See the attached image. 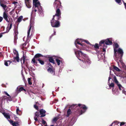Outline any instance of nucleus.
I'll list each match as a JSON object with an SVG mask.
<instances>
[{
    "label": "nucleus",
    "instance_id": "nucleus-43",
    "mask_svg": "<svg viewBox=\"0 0 126 126\" xmlns=\"http://www.w3.org/2000/svg\"><path fill=\"white\" fill-rule=\"evenodd\" d=\"M39 113L38 112L36 111L35 113V117H39Z\"/></svg>",
    "mask_w": 126,
    "mask_h": 126
},
{
    "label": "nucleus",
    "instance_id": "nucleus-2",
    "mask_svg": "<svg viewBox=\"0 0 126 126\" xmlns=\"http://www.w3.org/2000/svg\"><path fill=\"white\" fill-rule=\"evenodd\" d=\"M61 1L56 0L54 2L53 5L54 7H56V13L55 14L57 16H61V12L59 8H62V6L61 5Z\"/></svg>",
    "mask_w": 126,
    "mask_h": 126
},
{
    "label": "nucleus",
    "instance_id": "nucleus-49",
    "mask_svg": "<svg viewBox=\"0 0 126 126\" xmlns=\"http://www.w3.org/2000/svg\"><path fill=\"white\" fill-rule=\"evenodd\" d=\"M34 8V9H33V10H32V14H32V13H33V12L34 11L35 12H36L37 10L35 9V8Z\"/></svg>",
    "mask_w": 126,
    "mask_h": 126
},
{
    "label": "nucleus",
    "instance_id": "nucleus-24",
    "mask_svg": "<svg viewBox=\"0 0 126 126\" xmlns=\"http://www.w3.org/2000/svg\"><path fill=\"white\" fill-rule=\"evenodd\" d=\"M75 44L76 46V47L78 48H79V46H78V45H79V39H77L76 40Z\"/></svg>",
    "mask_w": 126,
    "mask_h": 126
},
{
    "label": "nucleus",
    "instance_id": "nucleus-40",
    "mask_svg": "<svg viewBox=\"0 0 126 126\" xmlns=\"http://www.w3.org/2000/svg\"><path fill=\"white\" fill-rule=\"evenodd\" d=\"M17 38V35H15L14 37V41L15 43H16V40Z\"/></svg>",
    "mask_w": 126,
    "mask_h": 126
},
{
    "label": "nucleus",
    "instance_id": "nucleus-51",
    "mask_svg": "<svg viewBox=\"0 0 126 126\" xmlns=\"http://www.w3.org/2000/svg\"><path fill=\"white\" fill-rule=\"evenodd\" d=\"M19 111H20V110H19L18 107H17L16 110V112L17 114H18V112Z\"/></svg>",
    "mask_w": 126,
    "mask_h": 126
},
{
    "label": "nucleus",
    "instance_id": "nucleus-7",
    "mask_svg": "<svg viewBox=\"0 0 126 126\" xmlns=\"http://www.w3.org/2000/svg\"><path fill=\"white\" fill-rule=\"evenodd\" d=\"M83 41H84L87 44H89L90 45H91V44H90V42L88 41L87 40H83L81 39H79V45L81 46H82V49H85V48L86 47V45L85 44H84L83 43H80V42H82Z\"/></svg>",
    "mask_w": 126,
    "mask_h": 126
},
{
    "label": "nucleus",
    "instance_id": "nucleus-4",
    "mask_svg": "<svg viewBox=\"0 0 126 126\" xmlns=\"http://www.w3.org/2000/svg\"><path fill=\"white\" fill-rule=\"evenodd\" d=\"M112 39L109 38L106 40H101L99 43V45L100 46H103L106 45H110L112 44L111 41Z\"/></svg>",
    "mask_w": 126,
    "mask_h": 126
},
{
    "label": "nucleus",
    "instance_id": "nucleus-30",
    "mask_svg": "<svg viewBox=\"0 0 126 126\" xmlns=\"http://www.w3.org/2000/svg\"><path fill=\"white\" fill-rule=\"evenodd\" d=\"M8 62H9V64H10L11 63V62L9 60L5 61L4 64L5 66H8Z\"/></svg>",
    "mask_w": 126,
    "mask_h": 126
},
{
    "label": "nucleus",
    "instance_id": "nucleus-22",
    "mask_svg": "<svg viewBox=\"0 0 126 126\" xmlns=\"http://www.w3.org/2000/svg\"><path fill=\"white\" fill-rule=\"evenodd\" d=\"M33 5L35 8H38V6L40 5V3L39 1L33 3Z\"/></svg>",
    "mask_w": 126,
    "mask_h": 126
},
{
    "label": "nucleus",
    "instance_id": "nucleus-1",
    "mask_svg": "<svg viewBox=\"0 0 126 126\" xmlns=\"http://www.w3.org/2000/svg\"><path fill=\"white\" fill-rule=\"evenodd\" d=\"M118 45L116 43L114 44V58L115 60L116 61L118 64L119 61L122 65H123L124 64L123 63L122 59V57L123 55V52L122 50L120 48L117 49L118 47Z\"/></svg>",
    "mask_w": 126,
    "mask_h": 126
},
{
    "label": "nucleus",
    "instance_id": "nucleus-63",
    "mask_svg": "<svg viewBox=\"0 0 126 126\" xmlns=\"http://www.w3.org/2000/svg\"><path fill=\"white\" fill-rule=\"evenodd\" d=\"M2 36V33L0 34V38Z\"/></svg>",
    "mask_w": 126,
    "mask_h": 126
},
{
    "label": "nucleus",
    "instance_id": "nucleus-28",
    "mask_svg": "<svg viewBox=\"0 0 126 126\" xmlns=\"http://www.w3.org/2000/svg\"><path fill=\"white\" fill-rule=\"evenodd\" d=\"M14 59L16 61L18 62H19V56H16V57H14Z\"/></svg>",
    "mask_w": 126,
    "mask_h": 126
},
{
    "label": "nucleus",
    "instance_id": "nucleus-42",
    "mask_svg": "<svg viewBox=\"0 0 126 126\" xmlns=\"http://www.w3.org/2000/svg\"><path fill=\"white\" fill-rule=\"evenodd\" d=\"M58 119L59 118L57 117H55L53 119V121L56 122L57 120H58Z\"/></svg>",
    "mask_w": 126,
    "mask_h": 126
},
{
    "label": "nucleus",
    "instance_id": "nucleus-36",
    "mask_svg": "<svg viewBox=\"0 0 126 126\" xmlns=\"http://www.w3.org/2000/svg\"><path fill=\"white\" fill-rule=\"evenodd\" d=\"M114 123H117V124H119V123H120V126H121L122 125H124L125 124V123L122 122H121L120 123L119 122H118L117 121H115L114 122Z\"/></svg>",
    "mask_w": 126,
    "mask_h": 126
},
{
    "label": "nucleus",
    "instance_id": "nucleus-8",
    "mask_svg": "<svg viewBox=\"0 0 126 126\" xmlns=\"http://www.w3.org/2000/svg\"><path fill=\"white\" fill-rule=\"evenodd\" d=\"M29 27V28L27 32V37L28 39L30 38V34L31 29H32V30H34V23L32 22H30Z\"/></svg>",
    "mask_w": 126,
    "mask_h": 126
},
{
    "label": "nucleus",
    "instance_id": "nucleus-19",
    "mask_svg": "<svg viewBox=\"0 0 126 126\" xmlns=\"http://www.w3.org/2000/svg\"><path fill=\"white\" fill-rule=\"evenodd\" d=\"M2 114L4 117L7 119H10V116L9 115V113H6L5 112H3Z\"/></svg>",
    "mask_w": 126,
    "mask_h": 126
},
{
    "label": "nucleus",
    "instance_id": "nucleus-41",
    "mask_svg": "<svg viewBox=\"0 0 126 126\" xmlns=\"http://www.w3.org/2000/svg\"><path fill=\"white\" fill-rule=\"evenodd\" d=\"M115 1L119 4L121 5V0H115Z\"/></svg>",
    "mask_w": 126,
    "mask_h": 126
},
{
    "label": "nucleus",
    "instance_id": "nucleus-58",
    "mask_svg": "<svg viewBox=\"0 0 126 126\" xmlns=\"http://www.w3.org/2000/svg\"><path fill=\"white\" fill-rule=\"evenodd\" d=\"M3 19V18L2 17L0 16V22Z\"/></svg>",
    "mask_w": 126,
    "mask_h": 126
},
{
    "label": "nucleus",
    "instance_id": "nucleus-50",
    "mask_svg": "<svg viewBox=\"0 0 126 126\" xmlns=\"http://www.w3.org/2000/svg\"><path fill=\"white\" fill-rule=\"evenodd\" d=\"M34 107L37 110H38V109L39 108L36 105H34Z\"/></svg>",
    "mask_w": 126,
    "mask_h": 126
},
{
    "label": "nucleus",
    "instance_id": "nucleus-20",
    "mask_svg": "<svg viewBox=\"0 0 126 126\" xmlns=\"http://www.w3.org/2000/svg\"><path fill=\"white\" fill-rule=\"evenodd\" d=\"M25 3L26 6L28 8H30L31 5L30 3V0H25Z\"/></svg>",
    "mask_w": 126,
    "mask_h": 126
},
{
    "label": "nucleus",
    "instance_id": "nucleus-56",
    "mask_svg": "<svg viewBox=\"0 0 126 126\" xmlns=\"http://www.w3.org/2000/svg\"><path fill=\"white\" fill-rule=\"evenodd\" d=\"M26 44L25 43H24L22 45V48H24L26 46Z\"/></svg>",
    "mask_w": 126,
    "mask_h": 126
},
{
    "label": "nucleus",
    "instance_id": "nucleus-12",
    "mask_svg": "<svg viewBox=\"0 0 126 126\" xmlns=\"http://www.w3.org/2000/svg\"><path fill=\"white\" fill-rule=\"evenodd\" d=\"M47 71L49 73L53 74V75H55V69L53 67H48L47 69Z\"/></svg>",
    "mask_w": 126,
    "mask_h": 126
},
{
    "label": "nucleus",
    "instance_id": "nucleus-45",
    "mask_svg": "<svg viewBox=\"0 0 126 126\" xmlns=\"http://www.w3.org/2000/svg\"><path fill=\"white\" fill-rule=\"evenodd\" d=\"M14 119L16 120L17 121H18L19 120V118L16 116H15L14 117Z\"/></svg>",
    "mask_w": 126,
    "mask_h": 126
},
{
    "label": "nucleus",
    "instance_id": "nucleus-29",
    "mask_svg": "<svg viewBox=\"0 0 126 126\" xmlns=\"http://www.w3.org/2000/svg\"><path fill=\"white\" fill-rule=\"evenodd\" d=\"M71 110L70 109H69L67 111V115L66 116L68 117L69 116L70 114H71Z\"/></svg>",
    "mask_w": 126,
    "mask_h": 126
},
{
    "label": "nucleus",
    "instance_id": "nucleus-47",
    "mask_svg": "<svg viewBox=\"0 0 126 126\" xmlns=\"http://www.w3.org/2000/svg\"><path fill=\"white\" fill-rule=\"evenodd\" d=\"M48 65L47 67V68H48V67H50L51 68H52V67H53L51 64L50 63H49L48 64Z\"/></svg>",
    "mask_w": 126,
    "mask_h": 126
},
{
    "label": "nucleus",
    "instance_id": "nucleus-10",
    "mask_svg": "<svg viewBox=\"0 0 126 126\" xmlns=\"http://www.w3.org/2000/svg\"><path fill=\"white\" fill-rule=\"evenodd\" d=\"M3 17L4 18L7 22L9 23L10 19L8 15V14L6 12V11L3 12Z\"/></svg>",
    "mask_w": 126,
    "mask_h": 126
},
{
    "label": "nucleus",
    "instance_id": "nucleus-9",
    "mask_svg": "<svg viewBox=\"0 0 126 126\" xmlns=\"http://www.w3.org/2000/svg\"><path fill=\"white\" fill-rule=\"evenodd\" d=\"M79 109L81 110L80 112L79 113V115L84 113L87 109V107L84 105H81L79 104Z\"/></svg>",
    "mask_w": 126,
    "mask_h": 126
},
{
    "label": "nucleus",
    "instance_id": "nucleus-6",
    "mask_svg": "<svg viewBox=\"0 0 126 126\" xmlns=\"http://www.w3.org/2000/svg\"><path fill=\"white\" fill-rule=\"evenodd\" d=\"M51 26L54 27L58 28L60 26V22L59 21L51 20Z\"/></svg>",
    "mask_w": 126,
    "mask_h": 126
},
{
    "label": "nucleus",
    "instance_id": "nucleus-14",
    "mask_svg": "<svg viewBox=\"0 0 126 126\" xmlns=\"http://www.w3.org/2000/svg\"><path fill=\"white\" fill-rule=\"evenodd\" d=\"M10 124L13 126H19V122L17 121L14 122L12 120H9Z\"/></svg>",
    "mask_w": 126,
    "mask_h": 126
},
{
    "label": "nucleus",
    "instance_id": "nucleus-13",
    "mask_svg": "<svg viewBox=\"0 0 126 126\" xmlns=\"http://www.w3.org/2000/svg\"><path fill=\"white\" fill-rule=\"evenodd\" d=\"M114 81L115 83L118 86L120 90H122V89L123 88V87L122 86V85L119 84L118 81H117L116 79V78L115 76L114 77Z\"/></svg>",
    "mask_w": 126,
    "mask_h": 126
},
{
    "label": "nucleus",
    "instance_id": "nucleus-48",
    "mask_svg": "<svg viewBox=\"0 0 126 126\" xmlns=\"http://www.w3.org/2000/svg\"><path fill=\"white\" fill-rule=\"evenodd\" d=\"M42 120V123L44 125H45L46 123V121L44 120L43 118L41 119Z\"/></svg>",
    "mask_w": 126,
    "mask_h": 126
},
{
    "label": "nucleus",
    "instance_id": "nucleus-54",
    "mask_svg": "<svg viewBox=\"0 0 126 126\" xmlns=\"http://www.w3.org/2000/svg\"><path fill=\"white\" fill-rule=\"evenodd\" d=\"M94 47L96 48H97L98 47V45L97 44H96L94 45Z\"/></svg>",
    "mask_w": 126,
    "mask_h": 126
},
{
    "label": "nucleus",
    "instance_id": "nucleus-23",
    "mask_svg": "<svg viewBox=\"0 0 126 126\" xmlns=\"http://www.w3.org/2000/svg\"><path fill=\"white\" fill-rule=\"evenodd\" d=\"M104 57V54H101L99 53L98 55V57L99 59H102Z\"/></svg>",
    "mask_w": 126,
    "mask_h": 126
},
{
    "label": "nucleus",
    "instance_id": "nucleus-38",
    "mask_svg": "<svg viewBox=\"0 0 126 126\" xmlns=\"http://www.w3.org/2000/svg\"><path fill=\"white\" fill-rule=\"evenodd\" d=\"M31 78H29L28 79V81L29 84L30 85H31L32 84V83L31 82Z\"/></svg>",
    "mask_w": 126,
    "mask_h": 126
},
{
    "label": "nucleus",
    "instance_id": "nucleus-39",
    "mask_svg": "<svg viewBox=\"0 0 126 126\" xmlns=\"http://www.w3.org/2000/svg\"><path fill=\"white\" fill-rule=\"evenodd\" d=\"M113 68L115 70L117 71H120L119 69L115 66H113Z\"/></svg>",
    "mask_w": 126,
    "mask_h": 126
},
{
    "label": "nucleus",
    "instance_id": "nucleus-17",
    "mask_svg": "<svg viewBox=\"0 0 126 126\" xmlns=\"http://www.w3.org/2000/svg\"><path fill=\"white\" fill-rule=\"evenodd\" d=\"M28 60L26 59L24 55L23 57L21 58V63L22 65L23 64L25 65V63L26 61H27Z\"/></svg>",
    "mask_w": 126,
    "mask_h": 126
},
{
    "label": "nucleus",
    "instance_id": "nucleus-34",
    "mask_svg": "<svg viewBox=\"0 0 126 126\" xmlns=\"http://www.w3.org/2000/svg\"><path fill=\"white\" fill-rule=\"evenodd\" d=\"M15 35H17L18 33L17 28H15L14 30Z\"/></svg>",
    "mask_w": 126,
    "mask_h": 126
},
{
    "label": "nucleus",
    "instance_id": "nucleus-46",
    "mask_svg": "<svg viewBox=\"0 0 126 126\" xmlns=\"http://www.w3.org/2000/svg\"><path fill=\"white\" fill-rule=\"evenodd\" d=\"M102 47H104V48H103V51L104 52H105V48H106L107 47V46L106 45H104Z\"/></svg>",
    "mask_w": 126,
    "mask_h": 126
},
{
    "label": "nucleus",
    "instance_id": "nucleus-21",
    "mask_svg": "<svg viewBox=\"0 0 126 126\" xmlns=\"http://www.w3.org/2000/svg\"><path fill=\"white\" fill-rule=\"evenodd\" d=\"M77 105H73L70 107L69 108H71L72 109H77L78 110V106H79V104L77 105L78 106H77Z\"/></svg>",
    "mask_w": 126,
    "mask_h": 126
},
{
    "label": "nucleus",
    "instance_id": "nucleus-52",
    "mask_svg": "<svg viewBox=\"0 0 126 126\" xmlns=\"http://www.w3.org/2000/svg\"><path fill=\"white\" fill-rule=\"evenodd\" d=\"M25 65L27 68H28V63L27 61H26L25 63Z\"/></svg>",
    "mask_w": 126,
    "mask_h": 126
},
{
    "label": "nucleus",
    "instance_id": "nucleus-32",
    "mask_svg": "<svg viewBox=\"0 0 126 126\" xmlns=\"http://www.w3.org/2000/svg\"><path fill=\"white\" fill-rule=\"evenodd\" d=\"M13 52L14 54L16 55V56H19L18 52L16 49H14Z\"/></svg>",
    "mask_w": 126,
    "mask_h": 126
},
{
    "label": "nucleus",
    "instance_id": "nucleus-16",
    "mask_svg": "<svg viewBox=\"0 0 126 126\" xmlns=\"http://www.w3.org/2000/svg\"><path fill=\"white\" fill-rule=\"evenodd\" d=\"M61 16H57L56 15H55L53 16V18L51 20L53 21H58V20L60 19L61 18Z\"/></svg>",
    "mask_w": 126,
    "mask_h": 126
},
{
    "label": "nucleus",
    "instance_id": "nucleus-11",
    "mask_svg": "<svg viewBox=\"0 0 126 126\" xmlns=\"http://www.w3.org/2000/svg\"><path fill=\"white\" fill-rule=\"evenodd\" d=\"M111 79V78L110 77H109V79H108V84L109 85L110 88H112V92L114 94H115V93L114 92V91L113 90V88H114V85L113 83H111V84L110 83H109V81L110 79Z\"/></svg>",
    "mask_w": 126,
    "mask_h": 126
},
{
    "label": "nucleus",
    "instance_id": "nucleus-18",
    "mask_svg": "<svg viewBox=\"0 0 126 126\" xmlns=\"http://www.w3.org/2000/svg\"><path fill=\"white\" fill-rule=\"evenodd\" d=\"M45 59L43 58H39L36 60V61H38L39 63L42 65H43L44 64Z\"/></svg>",
    "mask_w": 126,
    "mask_h": 126
},
{
    "label": "nucleus",
    "instance_id": "nucleus-5",
    "mask_svg": "<svg viewBox=\"0 0 126 126\" xmlns=\"http://www.w3.org/2000/svg\"><path fill=\"white\" fill-rule=\"evenodd\" d=\"M80 55L83 58L85 63L86 62L88 64H90L91 63V61L89 59H88L87 55L82 52L81 51L79 50V56Z\"/></svg>",
    "mask_w": 126,
    "mask_h": 126
},
{
    "label": "nucleus",
    "instance_id": "nucleus-60",
    "mask_svg": "<svg viewBox=\"0 0 126 126\" xmlns=\"http://www.w3.org/2000/svg\"><path fill=\"white\" fill-rule=\"evenodd\" d=\"M38 0H33V3L37 2Z\"/></svg>",
    "mask_w": 126,
    "mask_h": 126
},
{
    "label": "nucleus",
    "instance_id": "nucleus-31",
    "mask_svg": "<svg viewBox=\"0 0 126 126\" xmlns=\"http://www.w3.org/2000/svg\"><path fill=\"white\" fill-rule=\"evenodd\" d=\"M23 18V16H19L17 19V21L18 22H20L21 21L22 19Z\"/></svg>",
    "mask_w": 126,
    "mask_h": 126
},
{
    "label": "nucleus",
    "instance_id": "nucleus-26",
    "mask_svg": "<svg viewBox=\"0 0 126 126\" xmlns=\"http://www.w3.org/2000/svg\"><path fill=\"white\" fill-rule=\"evenodd\" d=\"M10 22V25L9 27H8L7 29V31L8 30V32H9V30L11 29L12 26V22H13V21L12 20L11 21L9 22Z\"/></svg>",
    "mask_w": 126,
    "mask_h": 126
},
{
    "label": "nucleus",
    "instance_id": "nucleus-37",
    "mask_svg": "<svg viewBox=\"0 0 126 126\" xmlns=\"http://www.w3.org/2000/svg\"><path fill=\"white\" fill-rule=\"evenodd\" d=\"M75 54L78 58L79 59V51H78L75 52Z\"/></svg>",
    "mask_w": 126,
    "mask_h": 126
},
{
    "label": "nucleus",
    "instance_id": "nucleus-55",
    "mask_svg": "<svg viewBox=\"0 0 126 126\" xmlns=\"http://www.w3.org/2000/svg\"><path fill=\"white\" fill-rule=\"evenodd\" d=\"M79 60L80 61V62H80L81 63H84V60H82L80 59H79Z\"/></svg>",
    "mask_w": 126,
    "mask_h": 126
},
{
    "label": "nucleus",
    "instance_id": "nucleus-27",
    "mask_svg": "<svg viewBox=\"0 0 126 126\" xmlns=\"http://www.w3.org/2000/svg\"><path fill=\"white\" fill-rule=\"evenodd\" d=\"M17 91H18L19 92H21V91H24L25 92L26 91V90L24 89L23 87H20L18 90H17Z\"/></svg>",
    "mask_w": 126,
    "mask_h": 126
},
{
    "label": "nucleus",
    "instance_id": "nucleus-61",
    "mask_svg": "<svg viewBox=\"0 0 126 126\" xmlns=\"http://www.w3.org/2000/svg\"><path fill=\"white\" fill-rule=\"evenodd\" d=\"M122 92H123V93H124L125 95H126V91H124L123 90Z\"/></svg>",
    "mask_w": 126,
    "mask_h": 126
},
{
    "label": "nucleus",
    "instance_id": "nucleus-59",
    "mask_svg": "<svg viewBox=\"0 0 126 126\" xmlns=\"http://www.w3.org/2000/svg\"><path fill=\"white\" fill-rule=\"evenodd\" d=\"M34 119L35 121H38V119L37 117H36L35 116L34 117Z\"/></svg>",
    "mask_w": 126,
    "mask_h": 126
},
{
    "label": "nucleus",
    "instance_id": "nucleus-15",
    "mask_svg": "<svg viewBox=\"0 0 126 126\" xmlns=\"http://www.w3.org/2000/svg\"><path fill=\"white\" fill-rule=\"evenodd\" d=\"M40 113L41 116H40V117H44L46 116V111L43 109H41L39 111Z\"/></svg>",
    "mask_w": 126,
    "mask_h": 126
},
{
    "label": "nucleus",
    "instance_id": "nucleus-25",
    "mask_svg": "<svg viewBox=\"0 0 126 126\" xmlns=\"http://www.w3.org/2000/svg\"><path fill=\"white\" fill-rule=\"evenodd\" d=\"M48 60L50 62L54 64L55 63L52 57H49Z\"/></svg>",
    "mask_w": 126,
    "mask_h": 126
},
{
    "label": "nucleus",
    "instance_id": "nucleus-3",
    "mask_svg": "<svg viewBox=\"0 0 126 126\" xmlns=\"http://www.w3.org/2000/svg\"><path fill=\"white\" fill-rule=\"evenodd\" d=\"M45 57V56L41 54L37 53L34 55L33 58L32 59L31 63H33L36 66H38V65L37 64V62L36 60L39 58H42L41 57Z\"/></svg>",
    "mask_w": 126,
    "mask_h": 126
},
{
    "label": "nucleus",
    "instance_id": "nucleus-62",
    "mask_svg": "<svg viewBox=\"0 0 126 126\" xmlns=\"http://www.w3.org/2000/svg\"><path fill=\"white\" fill-rule=\"evenodd\" d=\"M17 3V2L15 1H14L12 3V4H15L16 3Z\"/></svg>",
    "mask_w": 126,
    "mask_h": 126
},
{
    "label": "nucleus",
    "instance_id": "nucleus-44",
    "mask_svg": "<svg viewBox=\"0 0 126 126\" xmlns=\"http://www.w3.org/2000/svg\"><path fill=\"white\" fill-rule=\"evenodd\" d=\"M5 2V1L4 0H0V4H3Z\"/></svg>",
    "mask_w": 126,
    "mask_h": 126
},
{
    "label": "nucleus",
    "instance_id": "nucleus-53",
    "mask_svg": "<svg viewBox=\"0 0 126 126\" xmlns=\"http://www.w3.org/2000/svg\"><path fill=\"white\" fill-rule=\"evenodd\" d=\"M4 93L7 96H9V97H10V95L6 91H4Z\"/></svg>",
    "mask_w": 126,
    "mask_h": 126
},
{
    "label": "nucleus",
    "instance_id": "nucleus-57",
    "mask_svg": "<svg viewBox=\"0 0 126 126\" xmlns=\"http://www.w3.org/2000/svg\"><path fill=\"white\" fill-rule=\"evenodd\" d=\"M9 101H12V99L10 97H7Z\"/></svg>",
    "mask_w": 126,
    "mask_h": 126
},
{
    "label": "nucleus",
    "instance_id": "nucleus-33",
    "mask_svg": "<svg viewBox=\"0 0 126 126\" xmlns=\"http://www.w3.org/2000/svg\"><path fill=\"white\" fill-rule=\"evenodd\" d=\"M0 6L3 7V9L6 11V8L7 7V6L6 5H4V4H0Z\"/></svg>",
    "mask_w": 126,
    "mask_h": 126
},
{
    "label": "nucleus",
    "instance_id": "nucleus-64",
    "mask_svg": "<svg viewBox=\"0 0 126 126\" xmlns=\"http://www.w3.org/2000/svg\"><path fill=\"white\" fill-rule=\"evenodd\" d=\"M0 112H1L2 113H2H3V112H4V111H2V110L1 109H0Z\"/></svg>",
    "mask_w": 126,
    "mask_h": 126
},
{
    "label": "nucleus",
    "instance_id": "nucleus-35",
    "mask_svg": "<svg viewBox=\"0 0 126 126\" xmlns=\"http://www.w3.org/2000/svg\"><path fill=\"white\" fill-rule=\"evenodd\" d=\"M56 61L58 65H59L61 62L60 60L58 59H56Z\"/></svg>",
    "mask_w": 126,
    "mask_h": 126
}]
</instances>
